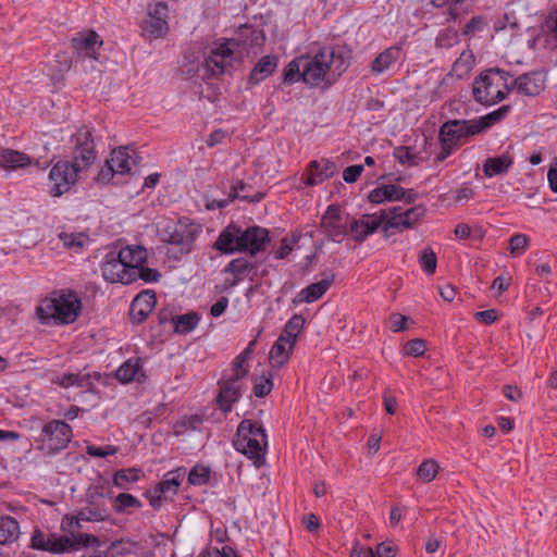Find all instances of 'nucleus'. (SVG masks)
I'll return each instance as SVG.
<instances>
[{"mask_svg":"<svg viewBox=\"0 0 557 557\" xmlns=\"http://www.w3.org/2000/svg\"><path fill=\"white\" fill-rule=\"evenodd\" d=\"M185 471L183 468L169 471L163 480H161L154 487L153 493L166 494L171 492L176 494L184 478Z\"/></svg>","mask_w":557,"mask_h":557,"instance_id":"obj_35","label":"nucleus"},{"mask_svg":"<svg viewBox=\"0 0 557 557\" xmlns=\"http://www.w3.org/2000/svg\"><path fill=\"white\" fill-rule=\"evenodd\" d=\"M320 225L326 234V237L336 243H341L349 232V228L347 230V227L342 224L341 207L336 203H332L327 207L321 218Z\"/></svg>","mask_w":557,"mask_h":557,"instance_id":"obj_17","label":"nucleus"},{"mask_svg":"<svg viewBox=\"0 0 557 557\" xmlns=\"http://www.w3.org/2000/svg\"><path fill=\"white\" fill-rule=\"evenodd\" d=\"M297 240L298 237L295 236L290 239L287 237L282 238L280 247L274 252V258L277 260L285 259L293 251L294 245Z\"/></svg>","mask_w":557,"mask_h":557,"instance_id":"obj_59","label":"nucleus"},{"mask_svg":"<svg viewBox=\"0 0 557 557\" xmlns=\"http://www.w3.org/2000/svg\"><path fill=\"white\" fill-rule=\"evenodd\" d=\"M20 523L10 516H0V545H10L20 537Z\"/></svg>","mask_w":557,"mask_h":557,"instance_id":"obj_33","label":"nucleus"},{"mask_svg":"<svg viewBox=\"0 0 557 557\" xmlns=\"http://www.w3.org/2000/svg\"><path fill=\"white\" fill-rule=\"evenodd\" d=\"M115 377L123 384L131 383L132 381H136L138 383L146 382L147 375L143 370L141 358L133 357L127 359L116 369Z\"/></svg>","mask_w":557,"mask_h":557,"instance_id":"obj_24","label":"nucleus"},{"mask_svg":"<svg viewBox=\"0 0 557 557\" xmlns=\"http://www.w3.org/2000/svg\"><path fill=\"white\" fill-rule=\"evenodd\" d=\"M458 41V34L454 29H446L436 38V45L440 47H451Z\"/></svg>","mask_w":557,"mask_h":557,"instance_id":"obj_60","label":"nucleus"},{"mask_svg":"<svg viewBox=\"0 0 557 557\" xmlns=\"http://www.w3.org/2000/svg\"><path fill=\"white\" fill-rule=\"evenodd\" d=\"M425 212L426 208L424 205L414 206L386 220L383 231L387 232L389 228H397L399 231L413 228L424 218Z\"/></svg>","mask_w":557,"mask_h":557,"instance_id":"obj_20","label":"nucleus"},{"mask_svg":"<svg viewBox=\"0 0 557 557\" xmlns=\"http://www.w3.org/2000/svg\"><path fill=\"white\" fill-rule=\"evenodd\" d=\"M141 502L128 493H120L114 498V510L119 513L124 512L128 508H141Z\"/></svg>","mask_w":557,"mask_h":557,"instance_id":"obj_47","label":"nucleus"},{"mask_svg":"<svg viewBox=\"0 0 557 557\" xmlns=\"http://www.w3.org/2000/svg\"><path fill=\"white\" fill-rule=\"evenodd\" d=\"M138 543L129 539H121L110 544L104 552V557H123L126 555L136 554Z\"/></svg>","mask_w":557,"mask_h":557,"instance_id":"obj_38","label":"nucleus"},{"mask_svg":"<svg viewBox=\"0 0 557 557\" xmlns=\"http://www.w3.org/2000/svg\"><path fill=\"white\" fill-rule=\"evenodd\" d=\"M530 238L525 234H515L509 239V250L513 256H521L529 247Z\"/></svg>","mask_w":557,"mask_h":557,"instance_id":"obj_51","label":"nucleus"},{"mask_svg":"<svg viewBox=\"0 0 557 557\" xmlns=\"http://www.w3.org/2000/svg\"><path fill=\"white\" fill-rule=\"evenodd\" d=\"M507 90H517L518 94L528 97L537 96L545 88V79L539 72L524 73L506 85Z\"/></svg>","mask_w":557,"mask_h":557,"instance_id":"obj_19","label":"nucleus"},{"mask_svg":"<svg viewBox=\"0 0 557 557\" xmlns=\"http://www.w3.org/2000/svg\"><path fill=\"white\" fill-rule=\"evenodd\" d=\"M79 373H62L51 379V383L63 388L77 386Z\"/></svg>","mask_w":557,"mask_h":557,"instance_id":"obj_57","label":"nucleus"},{"mask_svg":"<svg viewBox=\"0 0 557 557\" xmlns=\"http://www.w3.org/2000/svg\"><path fill=\"white\" fill-rule=\"evenodd\" d=\"M200 321V315L197 312H188L181 315H175L173 320L174 332L178 334L190 333Z\"/></svg>","mask_w":557,"mask_h":557,"instance_id":"obj_42","label":"nucleus"},{"mask_svg":"<svg viewBox=\"0 0 557 557\" xmlns=\"http://www.w3.org/2000/svg\"><path fill=\"white\" fill-rule=\"evenodd\" d=\"M119 448L114 445H106V446H95L87 445L86 453L91 457L104 458L108 456H113L117 453Z\"/></svg>","mask_w":557,"mask_h":557,"instance_id":"obj_56","label":"nucleus"},{"mask_svg":"<svg viewBox=\"0 0 557 557\" xmlns=\"http://www.w3.org/2000/svg\"><path fill=\"white\" fill-rule=\"evenodd\" d=\"M302 70H304V64H302L301 55L293 59L290 62H288L286 64V66L283 70V73H282L283 84L292 85L299 81L304 82Z\"/></svg>","mask_w":557,"mask_h":557,"instance_id":"obj_41","label":"nucleus"},{"mask_svg":"<svg viewBox=\"0 0 557 557\" xmlns=\"http://www.w3.org/2000/svg\"><path fill=\"white\" fill-rule=\"evenodd\" d=\"M237 437H247L257 438L259 442H263V446H268V435L265 429L259 421H253L250 419H244L237 426L236 431Z\"/></svg>","mask_w":557,"mask_h":557,"instance_id":"obj_32","label":"nucleus"},{"mask_svg":"<svg viewBox=\"0 0 557 557\" xmlns=\"http://www.w3.org/2000/svg\"><path fill=\"white\" fill-rule=\"evenodd\" d=\"M256 343L257 338L250 341L248 346L234 359L232 368L233 374H236L239 377H245L248 374V369L245 368L244 364L253 352Z\"/></svg>","mask_w":557,"mask_h":557,"instance_id":"obj_46","label":"nucleus"},{"mask_svg":"<svg viewBox=\"0 0 557 557\" xmlns=\"http://www.w3.org/2000/svg\"><path fill=\"white\" fill-rule=\"evenodd\" d=\"M393 156L400 164H419V162L416 160L417 156L412 152L411 147L398 146L394 149Z\"/></svg>","mask_w":557,"mask_h":557,"instance_id":"obj_53","label":"nucleus"},{"mask_svg":"<svg viewBox=\"0 0 557 557\" xmlns=\"http://www.w3.org/2000/svg\"><path fill=\"white\" fill-rule=\"evenodd\" d=\"M498 318L497 310L488 309L484 311H478L474 313V319L481 323L490 325L494 323Z\"/></svg>","mask_w":557,"mask_h":557,"instance_id":"obj_63","label":"nucleus"},{"mask_svg":"<svg viewBox=\"0 0 557 557\" xmlns=\"http://www.w3.org/2000/svg\"><path fill=\"white\" fill-rule=\"evenodd\" d=\"M276 66L277 58L275 55H263L252 67L248 77V82L252 85H258L271 76Z\"/></svg>","mask_w":557,"mask_h":557,"instance_id":"obj_30","label":"nucleus"},{"mask_svg":"<svg viewBox=\"0 0 557 557\" xmlns=\"http://www.w3.org/2000/svg\"><path fill=\"white\" fill-rule=\"evenodd\" d=\"M335 278V274L331 273L327 277L322 278L319 282L311 283L307 287L302 288L297 295L298 301L301 302H313L319 300L331 287Z\"/></svg>","mask_w":557,"mask_h":557,"instance_id":"obj_27","label":"nucleus"},{"mask_svg":"<svg viewBox=\"0 0 557 557\" xmlns=\"http://www.w3.org/2000/svg\"><path fill=\"white\" fill-rule=\"evenodd\" d=\"M115 174H117V172L114 169V164H112L111 161L106 160L95 180L97 183L108 184Z\"/></svg>","mask_w":557,"mask_h":557,"instance_id":"obj_58","label":"nucleus"},{"mask_svg":"<svg viewBox=\"0 0 557 557\" xmlns=\"http://www.w3.org/2000/svg\"><path fill=\"white\" fill-rule=\"evenodd\" d=\"M202 233V226L189 218H181L163 230L164 242L180 247L181 253H189L197 237Z\"/></svg>","mask_w":557,"mask_h":557,"instance_id":"obj_6","label":"nucleus"},{"mask_svg":"<svg viewBox=\"0 0 557 557\" xmlns=\"http://www.w3.org/2000/svg\"><path fill=\"white\" fill-rule=\"evenodd\" d=\"M487 27V21L483 15L473 16L462 28V35L466 37L474 36Z\"/></svg>","mask_w":557,"mask_h":557,"instance_id":"obj_52","label":"nucleus"},{"mask_svg":"<svg viewBox=\"0 0 557 557\" xmlns=\"http://www.w3.org/2000/svg\"><path fill=\"white\" fill-rule=\"evenodd\" d=\"M399 185L385 184L372 189L368 195V200L374 205H380L385 201H399Z\"/></svg>","mask_w":557,"mask_h":557,"instance_id":"obj_34","label":"nucleus"},{"mask_svg":"<svg viewBox=\"0 0 557 557\" xmlns=\"http://www.w3.org/2000/svg\"><path fill=\"white\" fill-rule=\"evenodd\" d=\"M285 344H288V342H286L285 335L281 334L270 350L269 359L272 367L281 368L288 361L290 351H286ZM289 350L292 349L289 348Z\"/></svg>","mask_w":557,"mask_h":557,"instance_id":"obj_39","label":"nucleus"},{"mask_svg":"<svg viewBox=\"0 0 557 557\" xmlns=\"http://www.w3.org/2000/svg\"><path fill=\"white\" fill-rule=\"evenodd\" d=\"M440 466L434 459L424 460L417 469V475L422 482L433 481L438 472Z\"/></svg>","mask_w":557,"mask_h":557,"instance_id":"obj_48","label":"nucleus"},{"mask_svg":"<svg viewBox=\"0 0 557 557\" xmlns=\"http://www.w3.org/2000/svg\"><path fill=\"white\" fill-rule=\"evenodd\" d=\"M270 240V232L264 227L258 225L249 226L245 230L240 227L239 252H248L250 256H256L259 252L265 251Z\"/></svg>","mask_w":557,"mask_h":557,"instance_id":"obj_13","label":"nucleus"},{"mask_svg":"<svg viewBox=\"0 0 557 557\" xmlns=\"http://www.w3.org/2000/svg\"><path fill=\"white\" fill-rule=\"evenodd\" d=\"M274 373L271 370H262L260 374L257 372L251 375L253 382V394L258 398L268 396L273 388Z\"/></svg>","mask_w":557,"mask_h":557,"instance_id":"obj_36","label":"nucleus"},{"mask_svg":"<svg viewBox=\"0 0 557 557\" xmlns=\"http://www.w3.org/2000/svg\"><path fill=\"white\" fill-rule=\"evenodd\" d=\"M336 164L333 161L322 159L313 160L308 164L306 186H315L332 177L336 173Z\"/></svg>","mask_w":557,"mask_h":557,"instance_id":"obj_23","label":"nucleus"},{"mask_svg":"<svg viewBox=\"0 0 557 557\" xmlns=\"http://www.w3.org/2000/svg\"><path fill=\"white\" fill-rule=\"evenodd\" d=\"M54 61L58 66V72L61 74L69 72L72 67V58L66 51H59L55 54Z\"/></svg>","mask_w":557,"mask_h":557,"instance_id":"obj_62","label":"nucleus"},{"mask_svg":"<svg viewBox=\"0 0 557 557\" xmlns=\"http://www.w3.org/2000/svg\"><path fill=\"white\" fill-rule=\"evenodd\" d=\"M210 468L201 465L194 466L188 473V483L191 485L200 486L209 482Z\"/></svg>","mask_w":557,"mask_h":557,"instance_id":"obj_49","label":"nucleus"},{"mask_svg":"<svg viewBox=\"0 0 557 557\" xmlns=\"http://www.w3.org/2000/svg\"><path fill=\"white\" fill-rule=\"evenodd\" d=\"M509 111H510V106L505 104V106H502L500 108H498L497 110H494L493 112H490V113L485 114L484 116H481L480 119L474 120V122L479 128V132L482 133L485 129L493 126L494 124H496L497 122L505 119L506 115L509 113Z\"/></svg>","mask_w":557,"mask_h":557,"instance_id":"obj_44","label":"nucleus"},{"mask_svg":"<svg viewBox=\"0 0 557 557\" xmlns=\"http://www.w3.org/2000/svg\"><path fill=\"white\" fill-rule=\"evenodd\" d=\"M157 305V295L152 289H145L137 294L129 306V318L133 324H141L152 312Z\"/></svg>","mask_w":557,"mask_h":557,"instance_id":"obj_18","label":"nucleus"},{"mask_svg":"<svg viewBox=\"0 0 557 557\" xmlns=\"http://www.w3.org/2000/svg\"><path fill=\"white\" fill-rule=\"evenodd\" d=\"M143 475L144 472L139 468L121 469L113 474L112 482L119 488L128 490L129 485L137 482Z\"/></svg>","mask_w":557,"mask_h":557,"instance_id":"obj_37","label":"nucleus"},{"mask_svg":"<svg viewBox=\"0 0 557 557\" xmlns=\"http://www.w3.org/2000/svg\"><path fill=\"white\" fill-rule=\"evenodd\" d=\"M512 164L513 160L507 153L493 158H487L483 164V173L487 177L502 175L507 173Z\"/></svg>","mask_w":557,"mask_h":557,"instance_id":"obj_31","label":"nucleus"},{"mask_svg":"<svg viewBox=\"0 0 557 557\" xmlns=\"http://www.w3.org/2000/svg\"><path fill=\"white\" fill-rule=\"evenodd\" d=\"M100 540L88 533L71 535L51 531L48 527H35L29 541V548L54 555L77 552L84 547L99 546Z\"/></svg>","mask_w":557,"mask_h":557,"instance_id":"obj_2","label":"nucleus"},{"mask_svg":"<svg viewBox=\"0 0 557 557\" xmlns=\"http://www.w3.org/2000/svg\"><path fill=\"white\" fill-rule=\"evenodd\" d=\"M32 164V158L18 150L2 148L0 149V168L8 171L25 169Z\"/></svg>","mask_w":557,"mask_h":557,"instance_id":"obj_26","label":"nucleus"},{"mask_svg":"<svg viewBox=\"0 0 557 557\" xmlns=\"http://www.w3.org/2000/svg\"><path fill=\"white\" fill-rule=\"evenodd\" d=\"M256 270V264L248 261L247 259L240 257L233 259L227 263L224 268V273H231L232 277H226L224 280L223 286L224 288H231L239 284L242 281L247 278L249 274Z\"/></svg>","mask_w":557,"mask_h":557,"instance_id":"obj_22","label":"nucleus"},{"mask_svg":"<svg viewBox=\"0 0 557 557\" xmlns=\"http://www.w3.org/2000/svg\"><path fill=\"white\" fill-rule=\"evenodd\" d=\"M351 54L347 45L336 44L321 47L313 55H301L304 83L330 88L348 69Z\"/></svg>","mask_w":557,"mask_h":557,"instance_id":"obj_1","label":"nucleus"},{"mask_svg":"<svg viewBox=\"0 0 557 557\" xmlns=\"http://www.w3.org/2000/svg\"><path fill=\"white\" fill-rule=\"evenodd\" d=\"M72 162L83 171L90 168L97 159V150L92 131L88 126H82L71 137Z\"/></svg>","mask_w":557,"mask_h":557,"instance_id":"obj_8","label":"nucleus"},{"mask_svg":"<svg viewBox=\"0 0 557 557\" xmlns=\"http://www.w3.org/2000/svg\"><path fill=\"white\" fill-rule=\"evenodd\" d=\"M396 548L392 545H387L385 543H381L376 546L375 550H373L372 557H395Z\"/></svg>","mask_w":557,"mask_h":557,"instance_id":"obj_64","label":"nucleus"},{"mask_svg":"<svg viewBox=\"0 0 557 557\" xmlns=\"http://www.w3.org/2000/svg\"><path fill=\"white\" fill-rule=\"evenodd\" d=\"M363 170V164L349 165L343 172V180L346 183H355L358 181Z\"/></svg>","mask_w":557,"mask_h":557,"instance_id":"obj_61","label":"nucleus"},{"mask_svg":"<svg viewBox=\"0 0 557 557\" xmlns=\"http://www.w3.org/2000/svg\"><path fill=\"white\" fill-rule=\"evenodd\" d=\"M108 518L109 512L106 508L88 506L77 511L75 516V525L77 529H79L82 528L81 521H104Z\"/></svg>","mask_w":557,"mask_h":557,"instance_id":"obj_40","label":"nucleus"},{"mask_svg":"<svg viewBox=\"0 0 557 557\" xmlns=\"http://www.w3.org/2000/svg\"><path fill=\"white\" fill-rule=\"evenodd\" d=\"M132 156L127 151V147H119L117 149H113L111 152V158L108 161H111L114 164V169L117 174H127L131 172L132 166L129 160Z\"/></svg>","mask_w":557,"mask_h":557,"instance_id":"obj_43","label":"nucleus"},{"mask_svg":"<svg viewBox=\"0 0 557 557\" xmlns=\"http://www.w3.org/2000/svg\"><path fill=\"white\" fill-rule=\"evenodd\" d=\"M401 50L403 48L399 45H394L383 50L371 62V72L374 74H382L385 71H387L391 67V65L398 61V59L400 58Z\"/></svg>","mask_w":557,"mask_h":557,"instance_id":"obj_29","label":"nucleus"},{"mask_svg":"<svg viewBox=\"0 0 557 557\" xmlns=\"http://www.w3.org/2000/svg\"><path fill=\"white\" fill-rule=\"evenodd\" d=\"M233 445L238 453L245 455L248 459L252 460L256 467H261L265 462V451L268 446H263V442L257 438L237 437L233 441Z\"/></svg>","mask_w":557,"mask_h":557,"instance_id":"obj_21","label":"nucleus"},{"mask_svg":"<svg viewBox=\"0 0 557 557\" xmlns=\"http://www.w3.org/2000/svg\"><path fill=\"white\" fill-rule=\"evenodd\" d=\"M480 134L474 120H448L441 125L438 131V141L441 151L436 154L434 161L443 162L460 146V141L470 136Z\"/></svg>","mask_w":557,"mask_h":557,"instance_id":"obj_4","label":"nucleus"},{"mask_svg":"<svg viewBox=\"0 0 557 557\" xmlns=\"http://www.w3.org/2000/svg\"><path fill=\"white\" fill-rule=\"evenodd\" d=\"M472 95L476 102L483 106H493L507 96L506 92L494 87L493 70L482 71L473 81Z\"/></svg>","mask_w":557,"mask_h":557,"instance_id":"obj_11","label":"nucleus"},{"mask_svg":"<svg viewBox=\"0 0 557 557\" xmlns=\"http://www.w3.org/2000/svg\"><path fill=\"white\" fill-rule=\"evenodd\" d=\"M203 59L202 77H220L231 72L234 61V51L230 48L228 40L214 42L208 51L205 52Z\"/></svg>","mask_w":557,"mask_h":557,"instance_id":"obj_7","label":"nucleus"},{"mask_svg":"<svg viewBox=\"0 0 557 557\" xmlns=\"http://www.w3.org/2000/svg\"><path fill=\"white\" fill-rule=\"evenodd\" d=\"M426 349V342L422 338H413L404 346L405 354L411 357L423 356Z\"/></svg>","mask_w":557,"mask_h":557,"instance_id":"obj_55","label":"nucleus"},{"mask_svg":"<svg viewBox=\"0 0 557 557\" xmlns=\"http://www.w3.org/2000/svg\"><path fill=\"white\" fill-rule=\"evenodd\" d=\"M138 278L146 283H156L161 278V273L157 269L140 264L137 269H135V281Z\"/></svg>","mask_w":557,"mask_h":557,"instance_id":"obj_54","label":"nucleus"},{"mask_svg":"<svg viewBox=\"0 0 557 557\" xmlns=\"http://www.w3.org/2000/svg\"><path fill=\"white\" fill-rule=\"evenodd\" d=\"M83 170L76 166L71 160H60L50 170L49 180L52 183L49 194L52 197H61L67 193L78 180Z\"/></svg>","mask_w":557,"mask_h":557,"instance_id":"obj_9","label":"nucleus"},{"mask_svg":"<svg viewBox=\"0 0 557 557\" xmlns=\"http://www.w3.org/2000/svg\"><path fill=\"white\" fill-rule=\"evenodd\" d=\"M169 5L165 1H158L148 7V18L140 24L143 35L149 39L161 38L169 30Z\"/></svg>","mask_w":557,"mask_h":557,"instance_id":"obj_10","label":"nucleus"},{"mask_svg":"<svg viewBox=\"0 0 557 557\" xmlns=\"http://www.w3.org/2000/svg\"><path fill=\"white\" fill-rule=\"evenodd\" d=\"M239 235L240 226L232 223L222 230L213 248L225 255L239 252Z\"/></svg>","mask_w":557,"mask_h":557,"instance_id":"obj_25","label":"nucleus"},{"mask_svg":"<svg viewBox=\"0 0 557 557\" xmlns=\"http://www.w3.org/2000/svg\"><path fill=\"white\" fill-rule=\"evenodd\" d=\"M236 374H233L226 380L219 381V394L216 396V403L223 413H228L233 409V405L242 397V380Z\"/></svg>","mask_w":557,"mask_h":557,"instance_id":"obj_16","label":"nucleus"},{"mask_svg":"<svg viewBox=\"0 0 557 557\" xmlns=\"http://www.w3.org/2000/svg\"><path fill=\"white\" fill-rule=\"evenodd\" d=\"M73 437L72 426L64 420L52 419L44 424L36 438L37 449L46 456H53L65 449Z\"/></svg>","mask_w":557,"mask_h":557,"instance_id":"obj_5","label":"nucleus"},{"mask_svg":"<svg viewBox=\"0 0 557 557\" xmlns=\"http://www.w3.org/2000/svg\"><path fill=\"white\" fill-rule=\"evenodd\" d=\"M71 48L77 59H99V50L103 40L94 29L78 32L70 41Z\"/></svg>","mask_w":557,"mask_h":557,"instance_id":"obj_12","label":"nucleus"},{"mask_svg":"<svg viewBox=\"0 0 557 557\" xmlns=\"http://www.w3.org/2000/svg\"><path fill=\"white\" fill-rule=\"evenodd\" d=\"M115 257L120 258L129 270H135L140 264H145L147 262L148 251L143 246H126L116 251Z\"/></svg>","mask_w":557,"mask_h":557,"instance_id":"obj_28","label":"nucleus"},{"mask_svg":"<svg viewBox=\"0 0 557 557\" xmlns=\"http://www.w3.org/2000/svg\"><path fill=\"white\" fill-rule=\"evenodd\" d=\"M115 255L116 251H110L106 255L101 264L103 278L110 283H121L125 285L135 282V270H129Z\"/></svg>","mask_w":557,"mask_h":557,"instance_id":"obj_14","label":"nucleus"},{"mask_svg":"<svg viewBox=\"0 0 557 557\" xmlns=\"http://www.w3.org/2000/svg\"><path fill=\"white\" fill-rule=\"evenodd\" d=\"M305 326V319L301 314H294L285 324L283 333L286 342H288L290 349H293L298 334Z\"/></svg>","mask_w":557,"mask_h":557,"instance_id":"obj_45","label":"nucleus"},{"mask_svg":"<svg viewBox=\"0 0 557 557\" xmlns=\"http://www.w3.org/2000/svg\"><path fill=\"white\" fill-rule=\"evenodd\" d=\"M387 214L386 210H380L377 213L366 214L361 220L354 219L349 225V232L355 242L362 243L369 235L374 234L381 226L384 227Z\"/></svg>","mask_w":557,"mask_h":557,"instance_id":"obj_15","label":"nucleus"},{"mask_svg":"<svg viewBox=\"0 0 557 557\" xmlns=\"http://www.w3.org/2000/svg\"><path fill=\"white\" fill-rule=\"evenodd\" d=\"M82 311V299L74 290H61L45 298L36 308L39 322L44 325H65L74 323Z\"/></svg>","mask_w":557,"mask_h":557,"instance_id":"obj_3","label":"nucleus"},{"mask_svg":"<svg viewBox=\"0 0 557 557\" xmlns=\"http://www.w3.org/2000/svg\"><path fill=\"white\" fill-rule=\"evenodd\" d=\"M419 264L426 274L431 275L435 273L437 257L432 248H425L422 250L419 257Z\"/></svg>","mask_w":557,"mask_h":557,"instance_id":"obj_50","label":"nucleus"}]
</instances>
